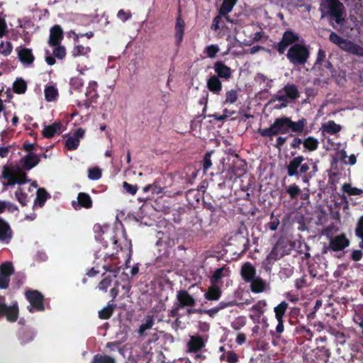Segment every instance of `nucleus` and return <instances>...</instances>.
<instances>
[{
  "label": "nucleus",
  "instance_id": "8",
  "mask_svg": "<svg viewBox=\"0 0 363 363\" xmlns=\"http://www.w3.org/2000/svg\"><path fill=\"white\" fill-rule=\"evenodd\" d=\"M299 35L294 33L291 30H286L282 34L281 40L275 45L274 48L278 53L284 54L287 48L292 46L296 43H298Z\"/></svg>",
  "mask_w": 363,
  "mask_h": 363
},
{
  "label": "nucleus",
  "instance_id": "60",
  "mask_svg": "<svg viewBox=\"0 0 363 363\" xmlns=\"http://www.w3.org/2000/svg\"><path fill=\"white\" fill-rule=\"evenodd\" d=\"M286 193L289 194L291 199H294L300 194L301 190L297 185L292 184L286 188Z\"/></svg>",
  "mask_w": 363,
  "mask_h": 363
},
{
  "label": "nucleus",
  "instance_id": "18",
  "mask_svg": "<svg viewBox=\"0 0 363 363\" xmlns=\"http://www.w3.org/2000/svg\"><path fill=\"white\" fill-rule=\"evenodd\" d=\"M13 238V230L2 218L0 217V242L8 244Z\"/></svg>",
  "mask_w": 363,
  "mask_h": 363
},
{
  "label": "nucleus",
  "instance_id": "64",
  "mask_svg": "<svg viewBox=\"0 0 363 363\" xmlns=\"http://www.w3.org/2000/svg\"><path fill=\"white\" fill-rule=\"evenodd\" d=\"M70 86L72 89L79 90L83 86L82 79L79 77H73L70 80Z\"/></svg>",
  "mask_w": 363,
  "mask_h": 363
},
{
  "label": "nucleus",
  "instance_id": "29",
  "mask_svg": "<svg viewBox=\"0 0 363 363\" xmlns=\"http://www.w3.org/2000/svg\"><path fill=\"white\" fill-rule=\"evenodd\" d=\"M230 270L228 267H221L217 268L210 278L211 284H218L223 277H228Z\"/></svg>",
  "mask_w": 363,
  "mask_h": 363
},
{
  "label": "nucleus",
  "instance_id": "10",
  "mask_svg": "<svg viewBox=\"0 0 363 363\" xmlns=\"http://www.w3.org/2000/svg\"><path fill=\"white\" fill-rule=\"evenodd\" d=\"M25 295L27 301L30 303V306L33 307V308L28 309L29 311L33 312V309L37 311H44V297L40 292L38 290H28L26 292Z\"/></svg>",
  "mask_w": 363,
  "mask_h": 363
},
{
  "label": "nucleus",
  "instance_id": "3",
  "mask_svg": "<svg viewBox=\"0 0 363 363\" xmlns=\"http://www.w3.org/2000/svg\"><path fill=\"white\" fill-rule=\"evenodd\" d=\"M321 11L325 10L330 25L335 29L337 26H344L346 22V11L344 4L340 0H323L320 4Z\"/></svg>",
  "mask_w": 363,
  "mask_h": 363
},
{
  "label": "nucleus",
  "instance_id": "46",
  "mask_svg": "<svg viewBox=\"0 0 363 363\" xmlns=\"http://www.w3.org/2000/svg\"><path fill=\"white\" fill-rule=\"evenodd\" d=\"M91 363H116L114 358L108 354H96Z\"/></svg>",
  "mask_w": 363,
  "mask_h": 363
},
{
  "label": "nucleus",
  "instance_id": "57",
  "mask_svg": "<svg viewBox=\"0 0 363 363\" xmlns=\"http://www.w3.org/2000/svg\"><path fill=\"white\" fill-rule=\"evenodd\" d=\"M327 61L328 60H325V51L320 48L318 51L316 60L315 62L313 67H315V68H317L319 65L324 64V62Z\"/></svg>",
  "mask_w": 363,
  "mask_h": 363
},
{
  "label": "nucleus",
  "instance_id": "24",
  "mask_svg": "<svg viewBox=\"0 0 363 363\" xmlns=\"http://www.w3.org/2000/svg\"><path fill=\"white\" fill-rule=\"evenodd\" d=\"M184 27L185 22L181 16L176 18V23L174 26V38L176 45H180L183 40L184 35Z\"/></svg>",
  "mask_w": 363,
  "mask_h": 363
},
{
  "label": "nucleus",
  "instance_id": "50",
  "mask_svg": "<svg viewBox=\"0 0 363 363\" xmlns=\"http://www.w3.org/2000/svg\"><path fill=\"white\" fill-rule=\"evenodd\" d=\"M15 196L17 199V201L19 202V203L22 206H25L27 204L28 201V196L27 194L23 191V189L21 187H18L15 192Z\"/></svg>",
  "mask_w": 363,
  "mask_h": 363
},
{
  "label": "nucleus",
  "instance_id": "27",
  "mask_svg": "<svg viewBox=\"0 0 363 363\" xmlns=\"http://www.w3.org/2000/svg\"><path fill=\"white\" fill-rule=\"evenodd\" d=\"M20 61L26 65H30L35 60V57L31 49L23 48L18 50Z\"/></svg>",
  "mask_w": 363,
  "mask_h": 363
},
{
  "label": "nucleus",
  "instance_id": "28",
  "mask_svg": "<svg viewBox=\"0 0 363 363\" xmlns=\"http://www.w3.org/2000/svg\"><path fill=\"white\" fill-rule=\"evenodd\" d=\"M222 295V291L217 284L210 286L204 294L205 299L210 301H218Z\"/></svg>",
  "mask_w": 363,
  "mask_h": 363
},
{
  "label": "nucleus",
  "instance_id": "20",
  "mask_svg": "<svg viewBox=\"0 0 363 363\" xmlns=\"http://www.w3.org/2000/svg\"><path fill=\"white\" fill-rule=\"evenodd\" d=\"M206 87L214 94L220 95L223 89L222 82L218 77L211 75L206 81Z\"/></svg>",
  "mask_w": 363,
  "mask_h": 363
},
{
  "label": "nucleus",
  "instance_id": "42",
  "mask_svg": "<svg viewBox=\"0 0 363 363\" xmlns=\"http://www.w3.org/2000/svg\"><path fill=\"white\" fill-rule=\"evenodd\" d=\"M267 306L265 300L259 301L251 307V310L255 313L259 320L264 313V308Z\"/></svg>",
  "mask_w": 363,
  "mask_h": 363
},
{
  "label": "nucleus",
  "instance_id": "1",
  "mask_svg": "<svg viewBox=\"0 0 363 363\" xmlns=\"http://www.w3.org/2000/svg\"><path fill=\"white\" fill-rule=\"evenodd\" d=\"M40 161V157L37 154L28 153L20 160L21 167L18 164H4L0 176L3 186L6 187L16 184L22 185L30 182V179L27 177L25 171L31 170Z\"/></svg>",
  "mask_w": 363,
  "mask_h": 363
},
{
  "label": "nucleus",
  "instance_id": "35",
  "mask_svg": "<svg viewBox=\"0 0 363 363\" xmlns=\"http://www.w3.org/2000/svg\"><path fill=\"white\" fill-rule=\"evenodd\" d=\"M289 308V303L282 301L274 308L276 320H283L286 310Z\"/></svg>",
  "mask_w": 363,
  "mask_h": 363
},
{
  "label": "nucleus",
  "instance_id": "13",
  "mask_svg": "<svg viewBox=\"0 0 363 363\" xmlns=\"http://www.w3.org/2000/svg\"><path fill=\"white\" fill-rule=\"evenodd\" d=\"M174 303L182 308H184L186 307H194L196 305V301L186 290L184 289H180L177 291Z\"/></svg>",
  "mask_w": 363,
  "mask_h": 363
},
{
  "label": "nucleus",
  "instance_id": "30",
  "mask_svg": "<svg viewBox=\"0 0 363 363\" xmlns=\"http://www.w3.org/2000/svg\"><path fill=\"white\" fill-rule=\"evenodd\" d=\"M116 307V303H114L113 301H109L107 306L104 308H102L98 312L99 318L101 320H108L111 318L113 311Z\"/></svg>",
  "mask_w": 363,
  "mask_h": 363
},
{
  "label": "nucleus",
  "instance_id": "52",
  "mask_svg": "<svg viewBox=\"0 0 363 363\" xmlns=\"http://www.w3.org/2000/svg\"><path fill=\"white\" fill-rule=\"evenodd\" d=\"M13 51V45L10 41L4 43L1 41L0 43V53L4 56H8Z\"/></svg>",
  "mask_w": 363,
  "mask_h": 363
},
{
  "label": "nucleus",
  "instance_id": "62",
  "mask_svg": "<svg viewBox=\"0 0 363 363\" xmlns=\"http://www.w3.org/2000/svg\"><path fill=\"white\" fill-rule=\"evenodd\" d=\"M102 267H104L106 272L113 273V277H116V274L120 269V267H118L117 264L114 262L112 264H104Z\"/></svg>",
  "mask_w": 363,
  "mask_h": 363
},
{
  "label": "nucleus",
  "instance_id": "58",
  "mask_svg": "<svg viewBox=\"0 0 363 363\" xmlns=\"http://www.w3.org/2000/svg\"><path fill=\"white\" fill-rule=\"evenodd\" d=\"M223 16H225L227 20H228V17L227 16V15H220L219 13L218 16L213 18L212 23L211 26V29L212 30L217 31L220 29V23L222 21Z\"/></svg>",
  "mask_w": 363,
  "mask_h": 363
},
{
  "label": "nucleus",
  "instance_id": "32",
  "mask_svg": "<svg viewBox=\"0 0 363 363\" xmlns=\"http://www.w3.org/2000/svg\"><path fill=\"white\" fill-rule=\"evenodd\" d=\"M247 283L251 284L250 287H251V291L255 294L262 293L266 289V283L260 277H256Z\"/></svg>",
  "mask_w": 363,
  "mask_h": 363
},
{
  "label": "nucleus",
  "instance_id": "38",
  "mask_svg": "<svg viewBox=\"0 0 363 363\" xmlns=\"http://www.w3.org/2000/svg\"><path fill=\"white\" fill-rule=\"evenodd\" d=\"M45 99L51 102L55 101L58 96V91L56 87L53 86H45L44 89Z\"/></svg>",
  "mask_w": 363,
  "mask_h": 363
},
{
  "label": "nucleus",
  "instance_id": "19",
  "mask_svg": "<svg viewBox=\"0 0 363 363\" xmlns=\"http://www.w3.org/2000/svg\"><path fill=\"white\" fill-rule=\"evenodd\" d=\"M303 160L304 158L301 155L296 157L290 160L289 163L286 166L288 177H296L298 178L299 166Z\"/></svg>",
  "mask_w": 363,
  "mask_h": 363
},
{
  "label": "nucleus",
  "instance_id": "25",
  "mask_svg": "<svg viewBox=\"0 0 363 363\" xmlns=\"http://www.w3.org/2000/svg\"><path fill=\"white\" fill-rule=\"evenodd\" d=\"M100 240L104 242V245L107 247L108 245V242L110 241L112 245H116L117 247L123 250V247L120 245H118V238L116 237V231L111 230V231H102V234L101 235Z\"/></svg>",
  "mask_w": 363,
  "mask_h": 363
},
{
  "label": "nucleus",
  "instance_id": "2",
  "mask_svg": "<svg viewBox=\"0 0 363 363\" xmlns=\"http://www.w3.org/2000/svg\"><path fill=\"white\" fill-rule=\"evenodd\" d=\"M307 124V120L304 118L298 121H293L291 118L285 116L277 118L268 128H259L257 133L263 138H268L272 140L273 137L278 135L289 133L290 131L296 134H301Z\"/></svg>",
  "mask_w": 363,
  "mask_h": 363
},
{
  "label": "nucleus",
  "instance_id": "11",
  "mask_svg": "<svg viewBox=\"0 0 363 363\" xmlns=\"http://www.w3.org/2000/svg\"><path fill=\"white\" fill-rule=\"evenodd\" d=\"M313 69L315 74L321 77L326 83L336 74V71L330 61L325 62V64L319 65L317 68L313 67Z\"/></svg>",
  "mask_w": 363,
  "mask_h": 363
},
{
  "label": "nucleus",
  "instance_id": "23",
  "mask_svg": "<svg viewBox=\"0 0 363 363\" xmlns=\"http://www.w3.org/2000/svg\"><path fill=\"white\" fill-rule=\"evenodd\" d=\"M240 274L242 279L247 283L257 277L256 268L250 262H246L242 266Z\"/></svg>",
  "mask_w": 363,
  "mask_h": 363
},
{
  "label": "nucleus",
  "instance_id": "31",
  "mask_svg": "<svg viewBox=\"0 0 363 363\" xmlns=\"http://www.w3.org/2000/svg\"><path fill=\"white\" fill-rule=\"evenodd\" d=\"M322 133H328L330 135H335L339 133L341 130V125L335 123L333 121H330L321 125Z\"/></svg>",
  "mask_w": 363,
  "mask_h": 363
},
{
  "label": "nucleus",
  "instance_id": "12",
  "mask_svg": "<svg viewBox=\"0 0 363 363\" xmlns=\"http://www.w3.org/2000/svg\"><path fill=\"white\" fill-rule=\"evenodd\" d=\"M14 273V267L11 262H4L0 265V289H5L9 286V279Z\"/></svg>",
  "mask_w": 363,
  "mask_h": 363
},
{
  "label": "nucleus",
  "instance_id": "56",
  "mask_svg": "<svg viewBox=\"0 0 363 363\" xmlns=\"http://www.w3.org/2000/svg\"><path fill=\"white\" fill-rule=\"evenodd\" d=\"M53 54L55 57L59 60L63 59L66 56V48L64 46L59 45L54 46Z\"/></svg>",
  "mask_w": 363,
  "mask_h": 363
},
{
  "label": "nucleus",
  "instance_id": "45",
  "mask_svg": "<svg viewBox=\"0 0 363 363\" xmlns=\"http://www.w3.org/2000/svg\"><path fill=\"white\" fill-rule=\"evenodd\" d=\"M342 191L349 195H361L362 191L357 187H352L351 184L345 183L341 187Z\"/></svg>",
  "mask_w": 363,
  "mask_h": 363
},
{
  "label": "nucleus",
  "instance_id": "36",
  "mask_svg": "<svg viewBox=\"0 0 363 363\" xmlns=\"http://www.w3.org/2000/svg\"><path fill=\"white\" fill-rule=\"evenodd\" d=\"M303 145L305 150L313 152L318 149L319 142L315 138L309 136L303 140Z\"/></svg>",
  "mask_w": 363,
  "mask_h": 363
},
{
  "label": "nucleus",
  "instance_id": "15",
  "mask_svg": "<svg viewBox=\"0 0 363 363\" xmlns=\"http://www.w3.org/2000/svg\"><path fill=\"white\" fill-rule=\"evenodd\" d=\"M207 339L202 335H196L190 336L187 343L189 352L196 353L201 351L206 345Z\"/></svg>",
  "mask_w": 363,
  "mask_h": 363
},
{
  "label": "nucleus",
  "instance_id": "22",
  "mask_svg": "<svg viewBox=\"0 0 363 363\" xmlns=\"http://www.w3.org/2000/svg\"><path fill=\"white\" fill-rule=\"evenodd\" d=\"M165 340L173 341V336L170 334L165 333L164 332L154 333L153 335L150 336V338L147 340V344L151 345L152 343H155L159 347H162V342Z\"/></svg>",
  "mask_w": 363,
  "mask_h": 363
},
{
  "label": "nucleus",
  "instance_id": "55",
  "mask_svg": "<svg viewBox=\"0 0 363 363\" xmlns=\"http://www.w3.org/2000/svg\"><path fill=\"white\" fill-rule=\"evenodd\" d=\"M279 225V220L275 217L274 213L271 214V221L266 224V228L269 230H276Z\"/></svg>",
  "mask_w": 363,
  "mask_h": 363
},
{
  "label": "nucleus",
  "instance_id": "41",
  "mask_svg": "<svg viewBox=\"0 0 363 363\" xmlns=\"http://www.w3.org/2000/svg\"><path fill=\"white\" fill-rule=\"evenodd\" d=\"M233 240L238 242L242 246L240 252L243 253L249 249L250 241L246 236L242 234H237Z\"/></svg>",
  "mask_w": 363,
  "mask_h": 363
},
{
  "label": "nucleus",
  "instance_id": "9",
  "mask_svg": "<svg viewBox=\"0 0 363 363\" xmlns=\"http://www.w3.org/2000/svg\"><path fill=\"white\" fill-rule=\"evenodd\" d=\"M19 310L18 303L7 305L4 298H0V320L6 318L8 321L16 322L18 318Z\"/></svg>",
  "mask_w": 363,
  "mask_h": 363
},
{
  "label": "nucleus",
  "instance_id": "53",
  "mask_svg": "<svg viewBox=\"0 0 363 363\" xmlns=\"http://www.w3.org/2000/svg\"><path fill=\"white\" fill-rule=\"evenodd\" d=\"M219 52V48L216 45H208L204 50V53L210 58H213Z\"/></svg>",
  "mask_w": 363,
  "mask_h": 363
},
{
  "label": "nucleus",
  "instance_id": "14",
  "mask_svg": "<svg viewBox=\"0 0 363 363\" xmlns=\"http://www.w3.org/2000/svg\"><path fill=\"white\" fill-rule=\"evenodd\" d=\"M330 247L334 252L341 251L350 246V241L345 233L337 235L330 240Z\"/></svg>",
  "mask_w": 363,
  "mask_h": 363
},
{
  "label": "nucleus",
  "instance_id": "34",
  "mask_svg": "<svg viewBox=\"0 0 363 363\" xmlns=\"http://www.w3.org/2000/svg\"><path fill=\"white\" fill-rule=\"evenodd\" d=\"M97 87H98V84H97L96 82L91 81L89 83V86H87L86 91V96L91 99H93V101H94L96 102L99 97V95L97 93Z\"/></svg>",
  "mask_w": 363,
  "mask_h": 363
},
{
  "label": "nucleus",
  "instance_id": "44",
  "mask_svg": "<svg viewBox=\"0 0 363 363\" xmlns=\"http://www.w3.org/2000/svg\"><path fill=\"white\" fill-rule=\"evenodd\" d=\"M27 89V84L26 82L21 79L18 78L17 79L15 82L13 83V91L16 94H21L25 93L26 90Z\"/></svg>",
  "mask_w": 363,
  "mask_h": 363
},
{
  "label": "nucleus",
  "instance_id": "49",
  "mask_svg": "<svg viewBox=\"0 0 363 363\" xmlns=\"http://www.w3.org/2000/svg\"><path fill=\"white\" fill-rule=\"evenodd\" d=\"M296 332L306 339H311L313 336V332L303 325H298L296 328Z\"/></svg>",
  "mask_w": 363,
  "mask_h": 363
},
{
  "label": "nucleus",
  "instance_id": "6",
  "mask_svg": "<svg viewBox=\"0 0 363 363\" xmlns=\"http://www.w3.org/2000/svg\"><path fill=\"white\" fill-rule=\"evenodd\" d=\"M294 246V243L291 240L280 238L272 251L267 255L265 260L269 263L279 260L284 256L290 254Z\"/></svg>",
  "mask_w": 363,
  "mask_h": 363
},
{
  "label": "nucleus",
  "instance_id": "5",
  "mask_svg": "<svg viewBox=\"0 0 363 363\" xmlns=\"http://www.w3.org/2000/svg\"><path fill=\"white\" fill-rule=\"evenodd\" d=\"M286 57L294 66L304 65L310 57V50L307 46L296 43L288 50Z\"/></svg>",
  "mask_w": 363,
  "mask_h": 363
},
{
  "label": "nucleus",
  "instance_id": "48",
  "mask_svg": "<svg viewBox=\"0 0 363 363\" xmlns=\"http://www.w3.org/2000/svg\"><path fill=\"white\" fill-rule=\"evenodd\" d=\"M154 323L153 318L152 315H147L145 321L139 326V334L143 335V333L148 329H150Z\"/></svg>",
  "mask_w": 363,
  "mask_h": 363
},
{
  "label": "nucleus",
  "instance_id": "37",
  "mask_svg": "<svg viewBox=\"0 0 363 363\" xmlns=\"http://www.w3.org/2000/svg\"><path fill=\"white\" fill-rule=\"evenodd\" d=\"M237 1L238 0H223L219 9V13L220 15H228L233 9Z\"/></svg>",
  "mask_w": 363,
  "mask_h": 363
},
{
  "label": "nucleus",
  "instance_id": "47",
  "mask_svg": "<svg viewBox=\"0 0 363 363\" xmlns=\"http://www.w3.org/2000/svg\"><path fill=\"white\" fill-rule=\"evenodd\" d=\"M90 47H84L81 45H75L72 51V55L73 57H77L79 55H86L91 52Z\"/></svg>",
  "mask_w": 363,
  "mask_h": 363
},
{
  "label": "nucleus",
  "instance_id": "4",
  "mask_svg": "<svg viewBox=\"0 0 363 363\" xmlns=\"http://www.w3.org/2000/svg\"><path fill=\"white\" fill-rule=\"evenodd\" d=\"M299 96L298 86L294 84H286L272 97L269 103L277 101L281 102L279 106L280 108H285L288 106L291 102L298 99Z\"/></svg>",
  "mask_w": 363,
  "mask_h": 363
},
{
  "label": "nucleus",
  "instance_id": "39",
  "mask_svg": "<svg viewBox=\"0 0 363 363\" xmlns=\"http://www.w3.org/2000/svg\"><path fill=\"white\" fill-rule=\"evenodd\" d=\"M50 197V194L43 188H40L37 191L36 198L35 202L38 203L40 207H43Z\"/></svg>",
  "mask_w": 363,
  "mask_h": 363
},
{
  "label": "nucleus",
  "instance_id": "21",
  "mask_svg": "<svg viewBox=\"0 0 363 363\" xmlns=\"http://www.w3.org/2000/svg\"><path fill=\"white\" fill-rule=\"evenodd\" d=\"M63 38L62 29L59 25H55L50 29L49 45L50 46L59 45Z\"/></svg>",
  "mask_w": 363,
  "mask_h": 363
},
{
  "label": "nucleus",
  "instance_id": "33",
  "mask_svg": "<svg viewBox=\"0 0 363 363\" xmlns=\"http://www.w3.org/2000/svg\"><path fill=\"white\" fill-rule=\"evenodd\" d=\"M77 202L80 208L89 209L92 207V199L86 193H79L77 195Z\"/></svg>",
  "mask_w": 363,
  "mask_h": 363
},
{
  "label": "nucleus",
  "instance_id": "51",
  "mask_svg": "<svg viewBox=\"0 0 363 363\" xmlns=\"http://www.w3.org/2000/svg\"><path fill=\"white\" fill-rule=\"evenodd\" d=\"M213 151L207 152L201 161L202 163V169L204 173L207 172V170L211 167L212 162L211 160V155L213 154Z\"/></svg>",
  "mask_w": 363,
  "mask_h": 363
},
{
  "label": "nucleus",
  "instance_id": "43",
  "mask_svg": "<svg viewBox=\"0 0 363 363\" xmlns=\"http://www.w3.org/2000/svg\"><path fill=\"white\" fill-rule=\"evenodd\" d=\"M238 90L231 89L226 91L225 99L223 102V104L224 105L233 104L238 101Z\"/></svg>",
  "mask_w": 363,
  "mask_h": 363
},
{
  "label": "nucleus",
  "instance_id": "54",
  "mask_svg": "<svg viewBox=\"0 0 363 363\" xmlns=\"http://www.w3.org/2000/svg\"><path fill=\"white\" fill-rule=\"evenodd\" d=\"M278 323L276 326L275 331L272 330L271 335L277 338H279V335L284 332V319H277Z\"/></svg>",
  "mask_w": 363,
  "mask_h": 363
},
{
  "label": "nucleus",
  "instance_id": "7",
  "mask_svg": "<svg viewBox=\"0 0 363 363\" xmlns=\"http://www.w3.org/2000/svg\"><path fill=\"white\" fill-rule=\"evenodd\" d=\"M330 41L336 45L340 50L359 56H363V48L354 42L342 38L338 34L331 32L329 35Z\"/></svg>",
  "mask_w": 363,
  "mask_h": 363
},
{
  "label": "nucleus",
  "instance_id": "40",
  "mask_svg": "<svg viewBox=\"0 0 363 363\" xmlns=\"http://www.w3.org/2000/svg\"><path fill=\"white\" fill-rule=\"evenodd\" d=\"M354 233L355 235L359 239L362 240V241L359 242L358 246L363 250V215L357 220Z\"/></svg>",
  "mask_w": 363,
  "mask_h": 363
},
{
  "label": "nucleus",
  "instance_id": "63",
  "mask_svg": "<svg viewBox=\"0 0 363 363\" xmlns=\"http://www.w3.org/2000/svg\"><path fill=\"white\" fill-rule=\"evenodd\" d=\"M123 186L125 192L130 195H135L138 191L137 185L130 184L127 182L123 183Z\"/></svg>",
  "mask_w": 363,
  "mask_h": 363
},
{
  "label": "nucleus",
  "instance_id": "17",
  "mask_svg": "<svg viewBox=\"0 0 363 363\" xmlns=\"http://www.w3.org/2000/svg\"><path fill=\"white\" fill-rule=\"evenodd\" d=\"M84 137V130L82 128H78L72 136L69 137L65 140V147L68 150H75L79 145V139Z\"/></svg>",
  "mask_w": 363,
  "mask_h": 363
},
{
  "label": "nucleus",
  "instance_id": "59",
  "mask_svg": "<svg viewBox=\"0 0 363 363\" xmlns=\"http://www.w3.org/2000/svg\"><path fill=\"white\" fill-rule=\"evenodd\" d=\"M89 178L91 180H97L101 177V172L97 167L89 169Z\"/></svg>",
  "mask_w": 363,
  "mask_h": 363
},
{
  "label": "nucleus",
  "instance_id": "16",
  "mask_svg": "<svg viewBox=\"0 0 363 363\" xmlns=\"http://www.w3.org/2000/svg\"><path fill=\"white\" fill-rule=\"evenodd\" d=\"M213 69H214V71L216 73L215 75L218 77L219 79L224 81H228L230 79L232 69L225 65L223 61L219 60L216 62L214 66H213Z\"/></svg>",
  "mask_w": 363,
  "mask_h": 363
},
{
  "label": "nucleus",
  "instance_id": "26",
  "mask_svg": "<svg viewBox=\"0 0 363 363\" xmlns=\"http://www.w3.org/2000/svg\"><path fill=\"white\" fill-rule=\"evenodd\" d=\"M61 127L62 124L60 122H55L52 124L45 125L42 131V135L45 138H52L56 134L61 133Z\"/></svg>",
  "mask_w": 363,
  "mask_h": 363
},
{
  "label": "nucleus",
  "instance_id": "61",
  "mask_svg": "<svg viewBox=\"0 0 363 363\" xmlns=\"http://www.w3.org/2000/svg\"><path fill=\"white\" fill-rule=\"evenodd\" d=\"M111 282L112 277L111 276H108L99 282L98 287L100 290L106 291L108 286L111 284Z\"/></svg>",
  "mask_w": 363,
  "mask_h": 363
}]
</instances>
